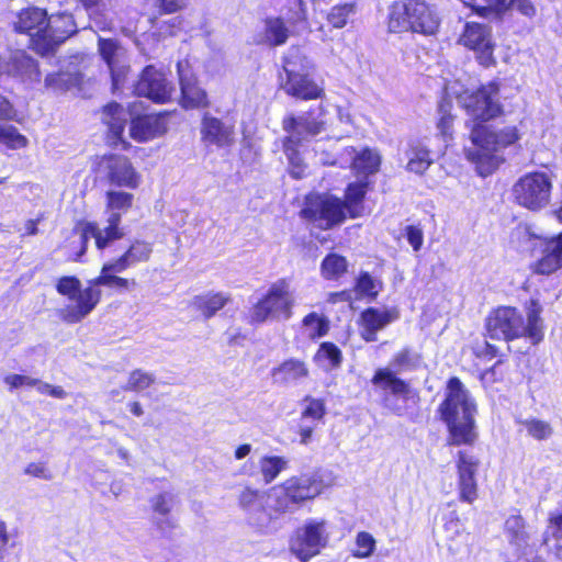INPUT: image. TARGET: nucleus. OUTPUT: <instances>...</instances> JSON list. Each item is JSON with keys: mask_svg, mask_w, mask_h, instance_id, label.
<instances>
[{"mask_svg": "<svg viewBox=\"0 0 562 562\" xmlns=\"http://www.w3.org/2000/svg\"><path fill=\"white\" fill-rule=\"evenodd\" d=\"M14 115V110L9 100L0 95V120H10Z\"/></svg>", "mask_w": 562, "mask_h": 562, "instance_id": "0e129e2a", "label": "nucleus"}, {"mask_svg": "<svg viewBox=\"0 0 562 562\" xmlns=\"http://www.w3.org/2000/svg\"><path fill=\"white\" fill-rule=\"evenodd\" d=\"M381 159L376 151L371 149H363L357 154L352 159V168L358 175L366 178L378 171Z\"/></svg>", "mask_w": 562, "mask_h": 562, "instance_id": "c9c22d12", "label": "nucleus"}, {"mask_svg": "<svg viewBox=\"0 0 562 562\" xmlns=\"http://www.w3.org/2000/svg\"><path fill=\"white\" fill-rule=\"evenodd\" d=\"M544 542L549 547H554L558 551V555L562 557V512L554 513L550 516V525Z\"/></svg>", "mask_w": 562, "mask_h": 562, "instance_id": "c03bdc74", "label": "nucleus"}, {"mask_svg": "<svg viewBox=\"0 0 562 562\" xmlns=\"http://www.w3.org/2000/svg\"><path fill=\"white\" fill-rule=\"evenodd\" d=\"M98 47L100 55L106 63L112 77L113 90H117L121 83V75L114 70V58L117 50V43L114 40L99 38Z\"/></svg>", "mask_w": 562, "mask_h": 562, "instance_id": "ea45409f", "label": "nucleus"}, {"mask_svg": "<svg viewBox=\"0 0 562 562\" xmlns=\"http://www.w3.org/2000/svg\"><path fill=\"white\" fill-rule=\"evenodd\" d=\"M347 260L345 257L331 252L322 261V276L327 280H336L347 271Z\"/></svg>", "mask_w": 562, "mask_h": 562, "instance_id": "a19ab883", "label": "nucleus"}, {"mask_svg": "<svg viewBox=\"0 0 562 562\" xmlns=\"http://www.w3.org/2000/svg\"><path fill=\"white\" fill-rule=\"evenodd\" d=\"M347 205L339 198L316 194L307 198L301 216L321 229H330L347 218Z\"/></svg>", "mask_w": 562, "mask_h": 562, "instance_id": "f8f14e48", "label": "nucleus"}, {"mask_svg": "<svg viewBox=\"0 0 562 562\" xmlns=\"http://www.w3.org/2000/svg\"><path fill=\"white\" fill-rule=\"evenodd\" d=\"M441 419L447 424L450 445H471L476 438L474 431L476 405L462 382L453 376L447 385L445 401L439 406Z\"/></svg>", "mask_w": 562, "mask_h": 562, "instance_id": "7ed1b4c3", "label": "nucleus"}, {"mask_svg": "<svg viewBox=\"0 0 562 562\" xmlns=\"http://www.w3.org/2000/svg\"><path fill=\"white\" fill-rule=\"evenodd\" d=\"M154 381L155 378L153 374L137 369L130 374L127 384L123 386V390L139 392L149 387Z\"/></svg>", "mask_w": 562, "mask_h": 562, "instance_id": "09e8293b", "label": "nucleus"}, {"mask_svg": "<svg viewBox=\"0 0 562 562\" xmlns=\"http://www.w3.org/2000/svg\"><path fill=\"white\" fill-rule=\"evenodd\" d=\"M411 19L414 23V32L434 34L439 26V15L434 5L428 2H408Z\"/></svg>", "mask_w": 562, "mask_h": 562, "instance_id": "a878e982", "label": "nucleus"}, {"mask_svg": "<svg viewBox=\"0 0 562 562\" xmlns=\"http://www.w3.org/2000/svg\"><path fill=\"white\" fill-rule=\"evenodd\" d=\"M303 325L310 330L312 338H321L328 331V321L319 316L317 313L312 312L303 318Z\"/></svg>", "mask_w": 562, "mask_h": 562, "instance_id": "49530a36", "label": "nucleus"}, {"mask_svg": "<svg viewBox=\"0 0 562 562\" xmlns=\"http://www.w3.org/2000/svg\"><path fill=\"white\" fill-rule=\"evenodd\" d=\"M113 268V260L104 263L102 266L100 276L89 280L91 286H93L94 289H99L100 286H108L114 289L119 293H123L136 285V281L134 279L130 280L116 276L117 273H122L123 271H116Z\"/></svg>", "mask_w": 562, "mask_h": 562, "instance_id": "c85d7f7f", "label": "nucleus"}, {"mask_svg": "<svg viewBox=\"0 0 562 562\" xmlns=\"http://www.w3.org/2000/svg\"><path fill=\"white\" fill-rule=\"evenodd\" d=\"M479 461L467 451H459L457 460L458 494L461 502L472 504L477 498L476 472Z\"/></svg>", "mask_w": 562, "mask_h": 562, "instance_id": "a211bd4d", "label": "nucleus"}, {"mask_svg": "<svg viewBox=\"0 0 562 562\" xmlns=\"http://www.w3.org/2000/svg\"><path fill=\"white\" fill-rule=\"evenodd\" d=\"M327 109L323 103L300 114H289L282 121V127L289 136L302 142L317 136L325 130Z\"/></svg>", "mask_w": 562, "mask_h": 562, "instance_id": "2eb2a0df", "label": "nucleus"}, {"mask_svg": "<svg viewBox=\"0 0 562 562\" xmlns=\"http://www.w3.org/2000/svg\"><path fill=\"white\" fill-rule=\"evenodd\" d=\"M106 170L112 184L128 189H136L139 184L140 176L125 156L113 155L106 158Z\"/></svg>", "mask_w": 562, "mask_h": 562, "instance_id": "4be33fe9", "label": "nucleus"}, {"mask_svg": "<svg viewBox=\"0 0 562 562\" xmlns=\"http://www.w3.org/2000/svg\"><path fill=\"white\" fill-rule=\"evenodd\" d=\"M201 140L205 146L229 147L234 143V128L217 117L204 114L201 124Z\"/></svg>", "mask_w": 562, "mask_h": 562, "instance_id": "412c9836", "label": "nucleus"}, {"mask_svg": "<svg viewBox=\"0 0 562 562\" xmlns=\"http://www.w3.org/2000/svg\"><path fill=\"white\" fill-rule=\"evenodd\" d=\"M541 312L542 307L536 300H531L527 305L526 321L521 312L515 307H497L486 318L487 336L491 339L504 341L525 337L532 345H537L543 339Z\"/></svg>", "mask_w": 562, "mask_h": 562, "instance_id": "f03ea898", "label": "nucleus"}, {"mask_svg": "<svg viewBox=\"0 0 562 562\" xmlns=\"http://www.w3.org/2000/svg\"><path fill=\"white\" fill-rule=\"evenodd\" d=\"M289 38V29L281 18H268L265 21L262 42L269 46L283 45Z\"/></svg>", "mask_w": 562, "mask_h": 562, "instance_id": "473e14b6", "label": "nucleus"}, {"mask_svg": "<svg viewBox=\"0 0 562 562\" xmlns=\"http://www.w3.org/2000/svg\"><path fill=\"white\" fill-rule=\"evenodd\" d=\"M551 191L552 181L542 171L526 173L513 186V196L517 204L535 212L549 204Z\"/></svg>", "mask_w": 562, "mask_h": 562, "instance_id": "ddd939ff", "label": "nucleus"}, {"mask_svg": "<svg viewBox=\"0 0 562 562\" xmlns=\"http://www.w3.org/2000/svg\"><path fill=\"white\" fill-rule=\"evenodd\" d=\"M317 424L313 423H306L300 420L299 424V435H300V442L302 445H308L312 440V436L314 432V429L316 428Z\"/></svg>", "mask_w": 562, "mask_h": 562, "instance_id": "680f3d73", "label": "nucleus"}, {"mask_svg": "<svg viewBox=\"0 0 562 562\" xmlns=\"http://www.w3.org/2000/svg\"><path fill=\"white\" fill-rule=\"evenodd\" d=\"M520 13L531 16L536 13V9L532 2H488V5H472L473 11L482 16L490 20H499L503 14L515 8Z\"/></svg>", "mask_w": 562, "mask_h": 562, "instance_id": "cd10ccee", "label": "nucleus"}, {"mask_svg": "<svg viewBox=\"0 0 562 562\" xmlns=\"http://www.w3.org/2000/svg\"><path fill=\"white\" fill-rule=\"evenodd\" d=\"M181 5H179V2H160L159 9L162 13H172L179 10Z\"/></svg>", "mask_w": 562, "mask_h": 562, "instance_id": "774afa93", "label": "nucleus"}, {"mask_svg": "<svg viewBox=\"0 0 562 562\" xmlns=\"http://www.w3.org/2000/svg\"><path fill=\"white\" fill-rule=\"evenodd\" d=\"M325 484L317 472L292 476L273 487L271 497L278 512H294L304 502L322 493Z\"/></svg>", "mask_w": 562, "mask_h": 562, "instance_id": "6e6552de", "label": "nucleus"}, {"mask_svg": "<svg viewBox=\"0 0 562 562\" xmlns=\"http://www.w3.org/2000/svg\"><path fill=\"white\" fill-rule=\"evenodd\" d=\"M316 362L326 371L337 369L341 364L340 349L333 342H323L315 355Z\"/></svg>", "mask_w": 562, "mask_h": 562, "instance_id": "4c0bfd02", "label": "nucleus"}, {"mask_svg": "<svg viewBox=\"0 0 562 562\" xmlns=\"http://www.w3.org/2000/svg\"><path fill=\"white\" fill-rule=\"evenodd\" d=\"M357 549L352 552L353 557L366 559L372 555L375 550V539L367 531L358 532L356 537Z\"/></svg>", "mask_w": 562, "mask_h": 562, "instance_id": "de8ad7c7", "label": "nucleus"}, {"mask_svg": "<svg viewBox=\"0 0 562 562\" xmlns=\"http://www.w3.org/2000/svg\"><path fill=\"white\" fill-rule=\"evenodd\" d=\"M361 337L370 342L376 340V333L395 319V314L387 310L369 307L361 313Z\"/></svg>", "mask_w": 562, "mask_h": 562, "instance_id": "393cba45", "label": "nucleus"}, {"mask_svg": "<svg viewBox=\"0 0 562 562\" xmlns=\"http://www.w3.org/2000/svg\"><path fill=\"white\" fill-rule=\"evenodd\" d=\"M301 143L302 140L289 135L283 140V150L290 164V175L295 179L302 178L304 172L303 160L297 150Z\"/></svg>", "mask_w": 562, "mask_h": 562, "instance_id": "e433bc0d", "label": "nucleus"}, {"mask_svg": "<svg viewBox=\"0 0 562 562\" xmlns=\"http://www.w3.org/2000/svg\"><path fill=\"white\" fill-rule=\"evenodd\" d=\"M153 254V245L145 240L136 239L117 259L113 260V269L125 271L138 263L147 262Z\"/></svg>", "mask_w": 562, "mask_h": 562, "instance_id": "bb28decb", "label": "nucleus"}, {"mask_svg": "<svg viewBox=\"0 0 562 562\" xmlns=\"http://www.w3.org/2000/svg\"><path fill=\"white\" fill-rule=\"evenodd\" d=\"M405 236L408 244L413 247L415 251L420 250L424 243V233L423 229L415 225H408L405 227Z\"/></svg>", "mask_w": 562, "mask_h": 562, "instance_id": "4d7b16f0", "label": "nucleus"}, {"mask_svg": "<svg viewBox=\"0 0 562 562\" xmlns=\"http://www.w3.org/2000/svg\"><path fill=\"white\" fill-rule=\"evenodd\" d=\"M239 506L246 513L249 522L258 528H265L270 521V514L265 508L266 495L263 492L245 487L239 494Z\"/></svg>", "mask_w": 562, "mask_h": 562, "instance_id": "6ab92c4d", "label": "nucleus"}, {"mask_svg": "<svg viewBox=\"0 0 562 562\" xmlns=\"http://www.w3.org/2000/svg\"><path fill=\"white\" fill-rule=\"evenodd\" d=\"M406 156L408 158L407 170L417 175L424 173L432 164L428 148L420 142L411 143Z\"/></svg>", "mask_w": 562, "mask_h": 562, "instance_id": "2f4dec72", "label": "nucleus"}, {"mask_svg": "<svg viewBox=\"0 0 562 562\" xmlns=\"http://www.w3.org/2000/svg\"><path fill=\"white\" fill-rule=\"evenodd\" d=\"M272 379L278 384H291L308 375L305 362L297 359H289L272 370Z\"/></svg>", "mask_w": 562, "mask_h": 562, "instance_id": "c756f323", "label": "nucleus"}, {"mask_svg": "<svg viewBox=\"0 0 562 562\" xmlns=\"http://www.w3.org/2000/svg\"><path fill=\"white\" fill-rule=\"evenodd\" d=\"M451 87L446 88V95L441 99V101L438 104V123L437 128L445 140L448 138H451L452 136V126L454 121V115L452 114V102L448 98Z\"/></svg>", "mask_w": 562, "mask_h": 562, "instance_id": "f704fd0d", "label": "nucleus"}, {"mask_svg": "<svg viewBox=\"0 0 562 562\" xmlns=\"http://www.w3.org/2000/svg\"><path fill=\"white\" fill-rule=\"evenodd\" d=\"M303 409L301 412V418L303 423H313L317 424L321 422L326 414V406L324 400L314 398L310 395L305 396L303 400Z\"/></svg>", "mask_w": 562, "mask_h": 562, "instance_id": "79ce46f5", "label": "nucleus"}, {"mask_svg": "<svg viewBox=\"0 0 562 562\" xmlns=\"http://www.w3.org/2000/svg\"><path fill=\"white\" fill-rule=\"evenodd\" d=\"M70 77L64 72L48 74L45 77V87L54 92H64L68 90Z\"/></svg>", "mask_w": 562, "mask_h": 562, "instance_id": "6e6d98bb", "label": "nucleus"}, {"mask_svg": "<svg viewBox=\"0 0 562 562\" xmlns=\"http://www.w3.org/2000/svg\"><path fill=\"white\" fill-rule=\"evenodd\" d=\"M155 524L164 536H168L177 526L176 520L169 515L156 517Z\"/></svg>", "mask_w": 562, "mask_h": 562, "instance_id": "052dcab7", "label": "nucleus"}, {"mask_svg": "<svg viewBox=\"0 0 562 562\" xmlns=\"http://www.w3.org/2000/svg\"><path fill=\"white\" fill-rule=\"evenodd\" d=\"M231 300L229 294L217 292L195 296L194 305L203 313L205 318H211Z\"/></svg>", "mask_w": 562, "mask_h": 562, "instance_id": "72a5a7b5", "label": "nucleus"}, {"mask_svg": "<svg viewBox=\"0 0 562 562\" xmlns=\"http://www.w3.org/2000/svg\"><path fill=\"white\" fill-rule=\"evenodd\" d=\"M356 291L360 296L374 299L378 295V283L369 272H361L356 282Z\"/></svg>", "mask_w": 562, "mask_h": 562, "instance_id": "864d4df0", "label": "nucleus"}, {"mask_svg": "<svg viewBox=\"0 0 562 562\" xmlns=\"http://www.w3.org/2000/svg\"><path fill=\"white\" fill-rule=\"evenodd\" d=\"M14 26L18 32L36 38L42 54L53 53L67 37V35H54L46 10L36 7L22 10Z\"/></svg>", "mask_w": 562, "mask_h": 562, "instance_id": "9b49d317", "label": "nucleus"}, {"mask_svg": "<svg viewBox=\"0 0 562 562\" xmlns=\"http://www.w3.org/2000/svg\"><path fill=\"white\" fill-rule=\"evenodd\" d=\"M460 104L472 116L467 122L470 128L471 146L464 148L467 158L475 165L481 177L491 175L503 161V149L519 139L515 126L493 130L484 124L498 116L502 111L499 86L492 81L470 94L459 95Z\"/></svg>", "mask_w": 562, "mask_h": 562, "instance_id": "f257e3e1", "label": "nucleus"}, {"mask_svg": "<svg viewBox=\"0 0 562 562\" xmlns=\"http://www.w3.org/2000/svg\"><path fill=\"white\" fill-rule=\"evenodd\" d=\"M56 290L75 302L59 311L60 318L69 324L81 322L101 300L100 289H94L89 282L87 288L81 289V282L77 277H61L56 284Z\"/></svg>", "mask_w": 562, "mask_h": 562, "instance_id": "1a4fd4ad", "label": "nucleus"}, {"mask_svg": "<svg viewBox=\"0 0 562 562\" xmlns=\"http://www.w3.org/2000/svg\"><path fill=\"white\" fill-rule=\"evenodd\" d=\"M133 198L132 193L123 191L106 192V206L110 212L106 220L108 225L103 228L94 222H87L82 225L80 235L81 248L72 258L74 261L81 260V257L87 251L90 238L94 239L97 249L103 250L124 236L123 229L120 227V212H125L132 206Z\"/></svg>", "mask_w": 562, "mask_h": 562, "instance_id": "39448f33", "label": "nucleus"}, {"mask_svg": "<svg viewBox=\"0 0 562 562\" xmlns=\"http://www.w3.org/2000/svg\"><path fill=\"white\" fill-rule=\"evenodd\" d=\"M281 87L284 92L301 100H323L324 88L312 78L313 64L299 47H290L283 57Z\"/></svg>", "mask_w": 562, "mask_h": 562, "instance_id": "0eeeda50", "label": "nucleus"}, {"mask_svg": "<svg viewBox=\"0 0 562 562\" xmlns=\"http://www.w3.org/2000/svg\"><path fill=\"white\" fill-rule=\"evenodd\" d=\"M180 88L181 102L186 109L205 108L209 105L206 92L196 85V80L192 77L182 61L177 64Z\"/></svg>", "mask_w": 562, "mask_h": 562, "instance_id": "5701e85b", "label": "nucleus"}, {"mask_svg": "<svg viewBox=\"0 0 562 562\" xmlns=\"http://www.w3.org/2000/svg\"><path fill=\"white\" fill-rule=\"evenodd\" d=\"M9 541V535L7 532V525L0 520V560L3 559V551Z\"/></svg>", "mask_w": 562, "mask_h": 562, "instance_id": "338daca9", "label": "nucleus"}, {"mask_svg": "<svg viewBox=\"0 0 562 562\" xmlns=\"http://www.w3.org/2000/svg\"><path fill=\"white\" fill-rule=\"evenodd\" d=\"M289 460L279 456H265L259 461V468L263 481L269 484L288 468Z\"/></svg>", "mask_w": 562, "mask_h": 562, "instance_id": "58836bf2", "label": "nucleus"}, {"mask_svg": "<svg viewBox=\"0 0 562 562\" xmlns=\"http://www.w3.org/2000/svg\"><path fill=\"white\" fill-rule=\"evenodd\" d=\"M327 541L325 520L310 519L296 530L291 541V551L301 562H307L319 553Z\"/></svg>", "mask_w": 562, "mask_h": 562, "instance_id": "4468645a", "label": "nucleus"}, {"mask_svg": "<svg viewBox=\"0 0 562 562\" xmlns=\"http://www.w3.org/2000/svg\"><path fill=\"white\" fill-rule=\"evenodd\" d=\"M527 432L537 440H546L552 435V427L549 423L536 418L522 420Z\"/></svg>", "mask_w": 562, "mask_h": 562, "instance_id": "8fccbe9b", "label": "nucleus"}, {"mask_svg": "<svg viewBox=\"0 0 562 562\" xmlns=\"http://www.w3.org/2000/svg\"><path fill=\"white\" fill-rule=\"evenodd\" d=\"M131 120L130 135L137 142H147L166 132L165 121L156 115H139L132 117L122 105L109 103L103 110V121L109 127L110 139L117 145L123 142L126 123Z\"/></svg>", "mask_w": 562, "mask_h": 562, "instance_id": "423d86ee", "label": "nucleus"}, {"mask_svg": "<svg viewBox=\"0 0 562 562\" xmlns=\"http://www.w3.org/2000/svg\"><path fill=\"white\" fill-rule=\"evenodd\" d=\"M504 533L517 558L525 557L531 552L530 536L520 515H512L506 519Z\"/></svg>", "mask_w": 562, "mask_h": 562, "instance_id": "b1692460", "label": "nucleus"}, {"mask_svg": "<svg viewBox=\"0 0 562 562\" xmlns=\"http://www.w3.org/2000/svg\"><path fill=\"white\" fill-rule=\"evenodd\" d=\"M50 26L54 35H67L66 38L77 32V26L71 14H63L54 18L50 20Z\"/></svg>", "mask_w": 562, "mask_h": 562, "instance_id": "3c124183", "label": "nucleus"}, {"mask_svg": "<svg viewBox=\"0 0 562 562\" xmlns=\"http://www.w3.org/2000/svg\"><path fill=\"white\" fill-rule=\"evenodd\" d=\"M459 42L467 48L476 52L481 65L490 66L494 61V44L491 29L487 25L467 22Z\"/></svg>", "mask_w": 562, "mask_h": 562, "instance_id": "dca6fc26", "label": "nucleus"}, {"mask_svg": "<svg viewBox=\"0 0 562 562\" xmlns=\"http://www.w3.org/2000/svg\"><path fill=\"white\" fill-rule=\"evenodd\" d=\"M353 14L355 4L352 2L338 3L327 13V21L333 27L341 29Z\"/></svg>", "mask_w": 562, "mask_h": 562, "instance_id": "a18cd8bd", "label": "nucleus"}, {"mask_svg": "<svg viewBox=\"0 0 562 562\" xmlns=\"http://www.w3.org/2000/svg\"><path fill=\"white\" fill-rule=\"evenodd\" d=\"M292 4H293V7L290 8V11H294L295 18L291 16V18H289V20L292 23L305 20L306 13L303 8V2L294 1V2H292Z\"/></svg>", "mask_w": 562, "mask_h": 562, "instance_id": "69168bd1", "label": "nucleus"}, {"mask_svg": "<svg viewBox=\"0 0 562 562\" xmlns=\"http://www.w3.org/2000/svg\"><path fill=\"white\" fill-rule=\"evenodd\" d=\"M0 143L15 149L26 146L27 140L15 127L0 124Z\"/></svg>", "mask_w": 562, "mask_h": 562, "instance_id": "603ef678", "label": "nucleus"}, {"mask_svg": "<svg viewBox=\"0 0 562 562\" xmlns=\"http://www.w3.org/2000/svg\"><path fill=\"white\" fill-rule=\"evenodd\" d=\"M387 26L391 33L414 32L408 2H393L389 12Z\"/></svg>", "mask_w": 562, "mask_h": 562, "instance_id": "7c9ffc66", "label": "nucleus"}, {"mask_svg": "<svg viewBox=\"0 0 562 562\" xmlns=\"http://www.w3.org/2000/svg\"><path fill=\"white\" fill-rule=\"evenodd\" d=\"M151 507L159 516L169 515L173 505V495L168 492L160 493L151 498Z\"/></svg>", "mask_w": 562, "mask_h": 562, "instance_id": "5fc2aeb1", "label": "nucleus"}, {"mask_svg": "<svg viewBox=\"0 0 562 562\" xmlns=\"http://www.w3.org/2000/svg\"><path fill=\"white\" fill-rule=\"evenodd\" d=\"M541 257L533 265V272L549 276L562 268V233L549 239H539Z\"/></svg>", "mask_w": 562, "mask_h": 562, "instance_id": "aec40b11", "label": "nucleus"}, {"mask_svg": "<svg viewBox=\"0 0 562 562\" xmlns=\"http://www.w3.org/2000/svg\"><path fill=\"white\" fill-rule=\"evenodd\" d=\"M294 299L290 284L284 280L272 283L267 293L254 305L250 318L252 323L268 319H289L292 315Z\"/></svg>", "mask_w": 562, "mask_h": 562, "instance_id": "9d476101", "label": "nucleus"}, {"mask_svg": "<svg viewBox=\"0 0 562 562\" xmlns=\"http://www.w3.org/2000/svg\"><path fill=\"white\" fill-rule=\"evenodd\" d=\"M25 474L49 481L53 479V473L42 462H32L25 468Z\"/></svg>", "mask_w": 562, "mask_h": 562, "instance_id": "bf43d9fd", "label": "nucleus"}, {"mask_svg": "<svg viewBox=\"0 0 562 562\" xmlns=\"http://www.w3.org/2000/svg\"><path fill=\"white\" fill-rule=\"evenodd\" d=\"M475 353L480 357L483 356L492 359L498 355V348L487 341H484L482 346L476 347Z\"/></svg>", "mask_w": 562, "mask_h": 562, "instance_id": "e2e57ef3", "label": "nucleus"}, {"mask_svg": "<svg viewBox=\"0 0 562 562\" xmlns=\"http://www.w3.org/2000/svg\"><path fill=\"white\" fill-rule=\"evenodd\" d=\"M368 181L359 180L357 182L349 183L346 189V200L344 203L347 205V212L351 217H356L357 214L353 211L355 205H358L364 199L367 193Z\"/></svg>", "mask_w": 562, "mask_h": 562, "instance_id": "37998d69", "label": "nucleus"}, {"mask_svg": "<svg viewBox=\"0 0 562 562\" xmlns=\"http://www.w3.org/2000/svg\"><path fill=\"white\" fill-rule=\"evenodd\" d=\"M4 383L10 386V390H15L22 386H35L37 379L23 374H9L4 376Z\"/></svg>", "mask_w": 562, "mask_h": 562, "instance_id": "13d9d810", "label": "nucleus"}, {"mask_svg": "<svg viewBox=\"0 0 562 562\" xmlns=\"http://www.w3.org/2000/svg\"><path fill=\"white\" fill-rule=\"evenodd\" d=\"M134 91L139 97H145L156 103L167 102L172 92V87L154 66H147L140 74L134 86Z\"/></svg>", "mask_w": 562, "mask_h": 562, "instance_id": "f3484780", "label": "nucleus"}, {"mask_svg": "<svg viewBox=\"0 0 562 562\" xmlns=\"http://www.w3.org/2000/svg\"><path fill=\"white\" fill-rule=\"evenodd\" d=\"M420 357L411 349H403L392 359L391 368L378 369L371 380L372 384L383 391L382 405L391 413L402 416L412 395L407 382L396 376V372L409 371L419 366Z\"/></svg>", "mask_w": 562, "mask_h": 562, "instance_id": "20e7f679", "label": "nucleus"}]
</instances>
